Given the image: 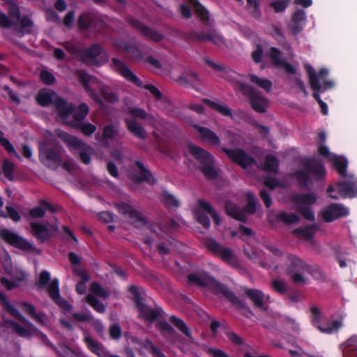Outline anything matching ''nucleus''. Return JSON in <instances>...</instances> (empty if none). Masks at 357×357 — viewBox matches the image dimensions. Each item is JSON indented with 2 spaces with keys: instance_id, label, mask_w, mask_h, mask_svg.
<instances>
[{
  "instance_id": "1",
  "label": "nucleus",
  "mask_w": 357,
  "mask_h": 357,
  "mask_svg": "<svg viewBox=\"0 0 357 357\" xmlns=\"http://www.w3.org/2000/svg\"><path fill=\"white\" fill-rule=\"evenodd\" d=\"M325 176L324 165L314 160L305 161L301 169L291 174V176L296 179L299 188L307 190L312 187L314 182L322 181Z\"/></svg>"
},
{
  "instance_id": "2",
  "label": "nucleus",
  "mask_w": 357,
  "mask_h": 357,
  "mask_svg": "<svg viewBox=\"0 0 357 357\" xmlns=\"http://www.w3.org/2000/svg\"><path fill=\"white\" fill-rule=\"evenodd\" d=\"M128 292L132 295L133 301L139 312V317L146 322L154 323L164 319L165 311L160 305H156L151 307L143 302V294L144 289L142 287L135 284L130 285L128 289Z\"/></svg>"
},
{
  "instance_id": "3",
  "label": "nucleus",
  "mask_w": 357,
  "mask_h": 357,
  "mask_svg": "<svg viewBox=\"0 0 357 357\" xmlns=\"http://www.w3.org/2000/svg\"><path fill=\"white\" fill-rule=\"evenodd\" d=\"M188 151L200 163L199 169L206 179L213 181L218 178L219 170L215 167V159L210 152L192 144L188 145Z\"/></svg>"
},
{
  "instance_id": "4",
  "label": "nucleus",
  "mask_w": 357,
  "mask_h": 357,
  "mask_svg": "<svg viewBox=\"0 0 357 357\" xmlns=\"http://www.w3.org/2000/svg\"><path fill=\"white\" fill-rule=\"evenodd\" d=\"M112 62L115 71L127 81L138 87H143L148 90L156 100H159L162 99V94L160 91L153 84H148L143 85L140 79L128 68L123 61L118 58H112Z\"/></svg>"
},
{
  "instance_id": "5",
  "label": "nucleus",
  "mask_w": 357,
  "mask_h": 357,
  "mask_svg": "<svg viewBox=\"0 0 357 357\" xmlns=\"http://www.w3.org/2000/svg\"><path fill=\"white\" fill-rule=\"evenodd\" d=\"M187 282L191 286L208 287L215 295L224 296L228 287L218 281L208 273L202 271L199 274L190 273L187 275Z\"/></svg>"
},
{
  "instance_id": "6",
  "label": "nucleus",
  "mask_w": 357,
  "mask_h": 357,
  "mask_svg": "<svg viewBox=\"0 0 357 357\" xmlns=\"http://www.w3.org/2000/svg\"><path fill=\"white\" fill-rule=\"evenodd\" d=\"M58 137L67 145L69 151L75 154V151L79 150V158L85 165L91 162V155L93 152L91 146L81 141L77 137L60 130L57 133Z\"/></svg>"
},
{
  "instance_id": "7",
  "label": "nucleus",
  "mask_w": 357,
  "mask_h": 357,
  "mask_svg": "<svg viewBox=\"0 0 357 357\" xmlns=\"http://www.w3.org/2000/svg\"><path fill=\"white\" fill-rule=\"evenodd\" d=\"M0 238L10 246L25 252L40 255L41 250L18 233L7 228H0Z\"/></svg>"
},
{
  "instance_id": "8",
  "label": "nucleus",
  "mask_w": 357,
  "mask_h": 357,
  "mask_svg": "<svg viewBox=\"0 0 357 357\" xmlns=\"http://www.w3.org/2000/svg\"><path fill=\"white\" fill-rule=\"evenodd\" d=\"M39 159L47 167L56 169L61 165V149L59 146L48 142L39 144Z\"/></svg>"
},
{
  "instance_id": "9",
  "label": "nucleus",
  "mask_w": 357,
  "mask_h": 357,
  "mask_svg": "<svg viewBox=\"0 0 357 357\" xmlns=\"http://www.w3.org/2000/svg\"><path fill=\"white\" fill-rule=\"evenodd\" d=\"M205 246L214 256L220 257L222 261L234 268L239 270L242 268L238 258L234 254L231 249L224 247L215 239H206Z\"/></svg>"
},
{
  "instance_id": "10",
  "label": "nucleus",
  "mask_w": 357,
  "mask_h": 357,
  "mask_svg": "<svg viewBox=\"0 0 357 357\" xmlns=\"http://www.w3.org/2000/svg\"><path fill=\"white\" fill-rule=\"evenodd\" d=\"M307 268H309V264L301 258L291 254L287 256L286 273L294 284L307 282V279L303 275Z\"/></svg>"
},
{
  "instance_id": "11",
  "label": "nucleus",
  "mask_w": 357,
  "mask_h": 357,
  "mask_svg": "<svg viewBox=\"0 0 357 357\" xmlns=\"http://www.w3.org/2000/svg\"><path fill=\"white\" fill-rule=\"evenodd\" d=\"M310 313L312 325L322 333L332 334L337 332L342 326V321L339 319L332 322L326 321L324 314L315 305L310 307Z\"/></svg>"
},
{
  "instance_id": "12",
  "label": "nucleus",
  "mask_w": 357,
  "mask_h": 357,
  "mask_svg": "<svg viewBox=\"0 0 357 357\" xmlns=\"http://www.w3.org/2000/svg\"><path fill=\"white\" fill-rule=\"evenodd\" d=\"M242 93L248 98L252 109L258 113H264L268 106V100L252 86L238 82Z\"/></svg>"
},
{
  "instance_id": "13",
  "label": "nucleus",
  "mask_w": 357,
  "mask_h": 357,
  "mask_svg": "<svg viewBox=\"0 0 357 357\" xmlns=\"http://www.w3.org/2000/svg\"><path fill=\"white\" fill-rule=\"evenodd\" d=\"M115 206L119 213L128 217L135 227H149L152 232L154 231L152 225L149 224L147 219L143 216L141 212L134 208L131 205L121 202L116 203Z\"/></svg>"
},
{
  "instance_id": "14",
  "label": "nucleus",
  "mask_w": 357,
  "mask_h": 357,
  "mask_svg": "<svg viewBox=\"0 0 357 357\" xmlns=\"http://www.w3.org/2000/svg\"><path fill=\"white\" fill-rule=\"evenodd\" d=\"M221 149L233 162L244 169L257 164L255 158L242 149H230L222 147Z\"/></svg>"
},
{
  "instance_id": "15",
  "label": "nucleus",
  "mask_w": 357,
  "mask_h": 357,
  "mask_svg": "<svg viewBox=\"0 0 357 357\" xmlns=\"http://www.w3.org/2000/svg\"><path fill=\"white\" fill-rule=\"evenodd\" d=\"M103 26V21L95 13L84 11L77 18V27L81 31H99Z\"/></svg>"
},
{
  "instance_id": "16",
  "label": "nucleus",
  "mask_w": 357,
  "mask_h": 357,
  "mask_svg": "<svg viewBox=\"0 0 357 357\" xmlns=\"http://www.w3.org/2000/svg\"><path fill=\"white\" fill-rule=\"evenodd\" d=\"M185 39L190 43H212L218 45L222 42V37L215 30L210 29L206 31H190L185 33Z\"/></svg>"
},
{
  "instance_id": "17",
  "label": "nucleus",
  "mask_w": 357,
  "mask_h": 357,
  "mask_svg": "<svg viewBox=\"0 0 357 357\" xmlns=\"http://www.w3.org/2000/svg\"><path fill=\"white\" fill-rule=\"evenodd\" d=\"M71 50L73 53L77 56L80 61L88 64H96L97 62V58L102 52V48L100 44L96 43L82 50H78L77 48L73 47Z\"/></svg>"
},
{
  "instance_id": "18",
  "label": "nucleus",
  "mask_w": 357,
  "mask_h": 357,
  "mask_svg": "<svg viewBox=\"0 0 357 357\" xmlns=\"http://www.w3.org/2000/svg\"><path fill=\"white\" fill-rule=\"evenodd\" d=\"M126 21L130 26L134 27L138 31L142 33L145 37L154 42L161 41L164 36L157 31H155L149 26L144 24L142 21L130 15L126 17Z\"/></svg>"
},
{
  "instance_id": "19",
  "label": "nucleus",
  "mask_w": 357,
  "mask_h": 357,
  "mask_svg": "<svg viewBox=\"0 0 357 357\" xmlns=\"http://www.w3.org/2000/svg\"><path fill=\"white\" fill-rule=\"evenodd\" d=\"M47 293L50 298L57 305L61 310L69 312L73 307L69 302L62 298L60 294L59 280L58 278H54L47 287Z\"/></svg>"
},
{
  "instance_id": "20",
  "label": "nucleus",
  "mask_w": 357,
  "mask_h": 357,
  "mask_svg": "<svg viewBox=\"0 0 357 357\" xmlns=\"http://www.w3.org/2000/svg\"><path fill=\"white\" fill-rule=\"evenodd\" d=\"M268 57L271 60L273 66L275 68H282L289 75L296 73V68L284 59H281L282 52L277 47H271L269 50Z\"/></svg>"
},
{
  "instance_id": "21",
  "label": "nucleus",
  "mask_w": 357,
  "mask_h": 357,
  "mask_svg": "<svg viewBox=\"0 0 357 357\" xmlns=\"http://www.w3.org/2000/svg\"><path fill=\"white\" fill-rule=\"evenodd\" d=\"M134 165L138 169L139 174H133L130 175V177L132 181L136 183H147L150 185H154L156 183V179L151 172L147 169L141 161L136 160L135 161Z\"/></svg>"
},
{
  "instance_id": "22",
  "label": "nucleus",
  "mask_w": 357,
  "mask_h": 357,
  "mask_svg": "<svg viewBox=\"0 0 357 357\" xmlns=\"http://www.w3.org/2000/svg\"><path fill=\"white\" fill-rule=\"evenodd\" d=\"M338 193L343 198L357 197V178L349 177L347 181L337 183Z\"/></svg>"
},
{
  "instance_id": "23",
  "label": "nucleus",
  "mask_w": 357,
  "mask_h": 357,
  "mask_svg": "<svg viewBox=\"0 0 357 357\" xmlns=\"http://www.w3.org/2000/svg\"><path fill=\"white\" fill-rule=\"evenodd\" d=\"M348 214L347 209L338 204H330L322 213V218L326 222L345 216Z\"/></svg>"
},
{
  "instance_id": "24",
  "label": "nucleus",
  "mask_w": 357,
  "mask_h": 357,
  "mask_svg": "<svg viewBox=\"0 0 357 357\" xmlns=\"http://www.w3.org/2000/svg\"><path fill=\"white\" fill-rule=\"evenodd\" d=\"M223 296L225 297L231 305L241 310L245 317L250 318L251 316L254 315L250 307L244 301L241 300L231 289L228 288Z\"/></svg>"
},
{
  "instance_id": "25",
  "label": "nucleus",
  "mask_w": 357,
  "mask_h": 357,
  "mask_svg": "<svg viewBox=\"0 0 357 357\" xmlns=\"http://www.w3.org/2000/svg\"><path fill=\"white\" fill-rule=\"evenodd\" d=\"M72 317L77 322L92 321L91 326L100 335H101L104 332L105 328L102 323L98 319H94L90 312H85L84 314L73 312L72 314Z\"/></svg>"
},
{
  "instance_id": "26",
  "label": "nucleus",
  "mask_w": 357,
  "mask_h": 357,
  "mask_svg": "<svg viewBox=\"0 0 357 357\" xmlns=\"http://www.w3.org/2000/svg\"><path fill=\"white\" fill-rule=\"evenodd\" d=\"M305 68L309 75L310 86L312 89L314 91L312 96L314 98V99L317 101V102L320 104V101L323 100H321L319 92H323V91L322 86L320 84L318 80V76L317 75V73L314 68L309 63L305 65Z\"/></svg>"
},
{
  "instance_id": "27",
  "label": "nucleus",
  "mask_w": 357,
  "mask_h": 357,
  "mask_svg": "<svg viewBox=\"0 0 357 357\" xmlns=\"http://www.w3.org/2000/svg\"><path fill=\"white\" fill-rule=\"evenodd\" d=\"M245 294L259 310L263 312L267 310V307L264 303L265 294L262 291L257 289H246Z\"/></svg>"
},
{
  "instance_id": "28",
  "label": "nucleus",
  "mask_w": 357,
  "mask_h": 357,
  "mask_svg": "<svg viewBox=\"0 0 357 357\" xmlns=\"http://www.w3.org/2000/svg\"><path fill=\"white\" fill-rule=\"evenodd\" d=\"M225 213L229 217L241 222H246L247 214L245 210L240 208L238 205L231 201L227 200L225 203Z\"/></svg>"
},
{
  "instance_id": "29",
  "label": "nucleus",
  "mask_w": 357,
  "mask_h": 357,
  "mask_svg": "<svg viewBox=\"0 0 357 357\" xmlns=\"http://www.w3.org/2000/svg\"><path fill=\"white\" fill-rule=\"evenodd\" d=\"M53 105L54 106L59 116L62 119L68 118L74 111V104L68 101L59 96L55 98Z\"/></svg>"
},
{
  "instance_id": "30",
  "label": "nucleus",
  "mask_w": 357,
  "mask_h": 357,
  "mask_svg": "<svg viewBox=\"0 0 357 357\" xmlns=\"http://www.w3.org/2000/svg\"><path fill=\"white\" fill-rule=\"evenodd\" d=\"M57 93L48 89H40L36 96V102L41 107H48L54 104Z\"/></svg>"
},
{
  "instance_id": "31",
  "label": "nucleus",
  "mask_w": 357,
  "mask_h": 357,
  "mask_svg": "<svg viewBox=\"0 0 357 357\" xmlns=\"http://www.w3.org/2000/svg\"><path fill=\"white\" fill-rule=\"evenodd\" d=\"M0 302L1 303L3 307L10 313V314L14 318L17 319L19 321L24 324V325H31V323L23 316L20 311L11 305L6 296L0 291Z\"/></svg>"
},
{
  "instance_id": "32",
  "label": "nucleus",
  "mask_w": 357,
  "mask_h": 357,
  "mask_svg": "<svg viewBox=\"0 0 357 357\" xmlns=\"http://www.w3.org/2000/svg\"><path fill=\"white\" fill-rule=\"evenodd\" d=\"M300 220L299 216L294 213H288L286 211H282L274 217L268 215V221L271 224H275L279 222L287 225L298 223Z\"/></svg>"
},
{
  "instance_id": "33",
  "label": "nucleus",
  "mask_w": 357,
  "mask_h": 357,
  "mask_svg": "<svg viewBox=\"0 0 357 357\" xmlns=\"http://www.w3.org/2000/svg\"><path fill=\"white\" fill-rule=\"evenodd\" d=\"M124 122L128 130L135 137L144 140L147 137V133L145 128L136 120L125 119Z\"/></svg>"
},
{
  "instance_id": "34",
  "label": "nucleus",
  "mask_w": 357,
  "mask_h": 357,
  "mask_svg": "<svg viewBox=\"0 0 357 357\" xmlns=\"http://www.w3.org/2000/svg\"><path fill=\"white\" fill-rule=\"evenodd\" d=\"M319 227L317 224L313 223L305 227H300L294 229L292 234L297 238L305 240L312 239L314 234L318 231Z\"/></svg>"
},
{
  "instance_id": "35",
  "label": "nucleus",
  "mask_w": 357,
  "mask_h": 357,
  "mask_svg": "<svg viewBox=\"0 0 357 357\" xmlns=\"http://www.w3.org/2000/svg\"><path fill=\"white\" fill-rule=\"evenodd\" d=\"M30 226L33 236L42 243H44L51 235L49 228L42 223L31 222Z\"/></svg>"
},
{
  "instance_id": "36",
  "label": "nucleus",
  "mask_w": 357,
  "mask_h": 357,
  "mask_svg": "<svg viewBox=\"0 0 357 357\" xmlns=\"http://www.w3.org/2000/svg\"><path fill=\"white\" fill-rule=\"evenodd\" d=\"M340 347L342 351L343 357H351L349 356L350 352L357 357V335H352L341 344Z\"/></svg>"
},
{
  "instance_id": "37",
  "label": "nucleus",
  "mask_w": 357,
  "mask_h": 357,
  "mask_svg": "<svg viewBox=\"0 0 357 357\" xmlns=\"http://www.w3.org/2000/svg\"><path fill=\"white\" fill-rule=\"evenodd\" d=\"M197 130L200 134L201 137L207 141L210 144L213 146H219L220 144V139L216 133L208 128L197 126Z\"/></svg>"
},
{
  "instance_id": "38",
  "label": "nucleus",
  "mask_w": 357,
  "mask_h": 357,
  "mask_svg": "<svg viewBox=\"0 0 357 357\" xmlns=\"http://www.w3.org/2000/svg\"><path fill=\"white\" fill-rule=\"evenodd\" d=\"M203 102L207 105L210 108L219 112L224 116H231L232 113L231 109L225 104H220L219 102L213 101L208 98H204Z\"/></svg>"
},
{
  "instance_id": "39",
  "label": "nucleus",
  "mask_w": 357,
  "mask_h": 357,
  "mask_svg": "<svg viewBox=\"0 0 357 357\" xmlns=\"http://www.w3.org/2000/svg\"><path fill=\"white\" fill-rule=\"evenodd\" d=\"M100 93L102 100L104 99L108 103L114 104L119 100L118 94L109 86H101L100 88Z\"/></svg>"
},
{
  "instance_id": "40",
  "label": "nucleus",
  "mask_w": 357,
  "mask_h": 357,
  "mask_svg": "<svg viewBox=\"0 0 357 357\" xmlns=\"http://www.w3.org/2000/svg\"><path fill=\"white\" fill-rule=\"evenodd\" d=\"M71 126L87 137L91 136L97 130L96 125L88 122H73Z\"/></svg>"
},
{
  "instance_id": "41",
  "label": "nucleus",
  "mask_w": 357,
  "mask_h": 357,
  "mask_svg": "<svg viewBox=\"0 0 357 357\" xmlns=\"http://www.w3.org/2000/svg\"><path fill=\"white\" fill-rule=\"evenodd\" d=\"M169 320L178 330H179L187 337L190 339L192 337L188 326L186 325L183 320L174 315H172L169 317Z\"/></svg>"
},
{
  "instance_id": "42",
  "label": "nucleus",
  "mask_w": 357,
  "mask_h": 357,
  "mask_svg": "<svg viewBox=\"0 0 357 357\" xmlns=\"http://www.w3.org/2000/svg\"><path fill=\"white\" fill-rule=\"evenodd\" d=\"M292 199L296 204L313 205L316 203L317 197L315 194L301 193L295 195Z\"/></svg>"
},
{
  "instance_id": "43",
  "label": "nucleus",
  "mask_w": 357,
  "mask_h": 357,
  "mask_svg": "<svg viewBox=\"0 0 357 357\" xmlns=\"http://www.w3.org/2000/svg\"><path fill=\"white\" fill-rule=\"evenodd\" d=\"M89 107L85 102L80 103L77 107L74 106L73 112V118L75 122H82L88 115Z\"/></svg>"
},
{
  "instance_id": "44",
  "label": "nucleus",
  "mask_w": 357,
  "mask_h": 357,
  "mask_svg": "<svg viewBox=\"0 0 357 357\" xmlns=\"http://www.w3.org/2000/svg\"><path fill=\"white\" fill-rule=\"evenodd\" d=\"M198 204L202 209H203L207 213L211 215L216 225H220L221 224V218H220L218 213L214 210V208L212 207L211 204H209L206 201L203 199L199 200Z\"/></svg>"
},
{
  "instance_id": "45",
  "label": "nucleus",
  "mask_w": 357,
  "mask_h": 357,
  "mask_svg": "<svg viewBox=\"0 0 357 357\" xmlns=\"http://www.w3.org/2000/svg\"><path fill=\"white\" fill-rule=\"evenodd\" d=\"M249 78L251 82L264 89L266 92L270 91L272 89V82L268 79L259 77L255 74H250Z\"/></svg>"
},
{
  "instance_id": "46",
  "label": "nucleus",
  "mask_w": 357,
  "mask_h": 357,
  "mask_svg": "<svg viewBox=\"0 0 357 357\" xmlns=\"http://www.w3.org/2000/svg\"><path fill=\"white\" fill-rule=\"evenodd\" d=\"M333 167L338 172V174L344 177L347 175V169L348 165L347 160L343 157L335 158L332 163Z\"/></svg>"
},
{
  "instance_id": "47",
  "label": "nucleus",
  "mask_w": 357,
  "mask_h": 357,
  "mask_svg": "<svg viewBox=\"0 0 357 357\" xmlns=\"http://www.w3.org/2000/svg\"><path fill=\"white\" fill-rule=\"evenodd\" d=\"M279 161L278 159L273 155H268L265 158L264 169L267 172L277 173L278 172Z\"/></svg>"
},
{
  "instance_id": "48",
  "label": "nucleus",
  "mask_w": 357,
  "mask_h": 357,
  "mask_svg": "<svg viewBox=\"0 0 357 357\" xmlns=\"http://www.w3.org/2000/svg\"><path fill=\"white\" fill-rule=\"evenodd\" d=\"M119 125L113 123L107 124L102 129V137L107 140H112L119 135Z\"/></svg>"
},
{
  "instance_id": "49",
  "label": "nucleus",
  "mask_w": 357,
  "mask_h": 357,
  "mask_svg": "<svg viewBox=\"0 0 357 357\" xmlns=\"http://www.w3.org/2000/svg\"><path fill=\"white\" fill-rule=\"evenodd\" d=\"M91 294L102 298H107L110 295V291L103 288L98 282H93L90 285Z\"/></svg>"
},
{
  "instance_id": "50",
  "label": "nucleus",
  "mask_w": 357,
  "mask_h": 357,
  "mask_svg": "<svg viewBox=\"0 0 357 357\" xmlns=\"http://www.w3.org/2000/svg\"><path fill=\"white\" fill-rule=\"evenodd\" d=\"M86 301L98 313H104L106 311L105 305L91 294L86 296Z\"/></svg>"
},
{
  "instance_id": "51",
  "label": "nucleus",
  "mask_w": 357,
  "mask_h": 357,
  "mask_svg": "<svg viewBox=\"0 0 357 357\" xmlns=\"http://www.w3.org/2000/svg\"><path fill=\"white\" fill-rule=\"evenodd\" d=\"M247 197V204L243 208L245 210V213L250 214H254L257 211V198L255 194L252 192H248L246 195Z\"/></svg>"
},
{
  "instance_id": "52",
  "label": "nucleus",
  "mask_w": 357,
  "mask_h": 357,
  "mask_svg": "<svg viewBox=\"0 0 357 357\" xmlns=\"http://www.w3.org/2000/svg\"><path fill=\"white\" fill-rule=\"evenodd\" d=\"M271 284L274 291L280 295H284L289 289L287 282L280 279L272 280Z\"/></svg>"
},
{
  "instance_id": "53",
  "label": "nucleus",
  "mask_w": 357,
  "mask_h": 357,
  "mask_svg": "<svg viewBox=\"0 0 357 357\" xmlns=\"http://www.w3.org/2000/svg\"><path fill=\"white\" fill-rule=\"evenodd\" d=\"M195 5V13L201 18L203 22H206L209 20L208 10L197 0H190Z\"/></svg>"
},
{
  "instance_id": "54",
  "label": "nucleus",
  "mask_w": 357,
  "mask_h": 357,
  "mask_svg": "<svg viewBox=\"0 0 357 357\" xmlns=\"http://www.w3.org/2000/svg\"><path fill=\"white\" fill-rule=\"evenodd\" d=\"M0 144L4 148V149L13 156L15 157L17 160H22L21 156L15 149L13 145L10 142L3 136H0Z\"/></svg>"
},
{
  "instance_id": "55",
  "label": "nucleus",
  "mask_w": 357,
  "mask_h": 357,
  "mask_svg": "<svg viewBox=\"0 0 357 357\" xmlns=\"http://www.w3.org/2000/svg\"><path fill=\"white\" fill-rule=\"evenodd\" d=\"M2 170L4 176L8 180L13 181V173L15 171V165L13 162L8 159L4 160L3 162Z\"/></svg>"
},
{
  "instance_id": "56",
  "label": "nucleus",
  "mask_w": 357,
  "mask_h": 357,
  "mask_svg": "<svg viewBox=\"0 0 357 357\" xmlns=\"http://www.w3.org/2000/svg\"><path fill=\"white\" fill-rule=\"evenodd\" d=\"M84 342L86 344L88 349L93 353L100 355L102 349V344L94 340L91 336L86 335L84 337Z\"/></svg>"
},
{
  "instance_id": "57",
  "label": "nucleus",
  "mask_w": 357,
  "mask_h": 357,
  "mask_svg": "<svg viewBox=\"0 0 357 357\" xmlns=\"http://www.w3.org/2000/svg\"><path fill=\"white\" fill-rule=\"evenodd\" d=\"M7 324H9L12 329L20 337H25L31 335V332L29 330L13 320H8Z\"/></svg>"
},
{
  "instance_id": "58",
  "label": "nucleus",
  "mask_w": 357,
  "mask_h": 357,
  "mask_svg": "<svg viewBox=\"0 0 357 357\" xmlns=\"http://www.w3.org/2000/svg\"><path fill=\"white\" fill-rule=\"evenodd\" d=\"M123 47L125 51L132 56V58L137 60L143 59V53L136 45L130 43H126Z\"/></svg>"
},
{
  "instance_id": "59",
  "label": "nucleus",
  "mask_w": 357,
  "mask_h": 357,
  "mask_svg": "<svg viewBox=\"0 0 357 357\" xmlns=\"http://www.w3.org/2000/svg\"><path fill=\"white\" fill-rule=\"evenodd\" d=\"M51 280V275L49 271H42L39 275L38 280L36 285L40 289H43L47 287Z\"/></svg>"
},
{
  "instance_id": "60",
  "label": "nucleus",
  "mask_w": 357,
  "mask_h": 357,
  "mask_svg": "<svg viewBox=\"0 0 357 357\" xmlns=\"http://www.w3.org/2000/svg\"><path fill=\"white\" fill-rule=\"evenodd\" d=\"M273 36L280 45L284 46L287 45L286 37L280 26L276 25L273 26Z\"/></svg>"
},
{
  "instance_id": "61",
  "label": "nucleus",
  "mask_w": 357,
  "mask_h": 357,
  "mask_svg": "<svg viewBox=\"0 0 357 357\" xmlns=\"http://www.w3.org/2000/svg\"><path fill=\"white\" fill-rule=\"evenodd\" d=\"M289 3V0H277L271 2L269 6L275 13H282L286 10Z\"/></svg>"
},
{
  "instance_id": "62",
  "label": "nucleus",
  "mask_w": 357,
  "mask_h": 357,
  "mask_svg": "<svg viewBox=\"0 0 357 357\" xmlns=\"http://www.w3.org/2000/svg\"><path fill=\"white\" fill-rule=\"evenodd\" d=\"M40 78L43 84L50 86L56 82L54 75L45 70H43L40 73Z\"/></svg>"
},
{
  "instance_id": "63",
  "label": "nucleus",
  "mask_w": 357,
  "mask_h": 357,
  "mask_svg": "<svg viewBox=\"0 0 357 357\" xmlns=\"http://www.w3.org/2000/svg\"><path fill=\"white\" fill-rule=\"evenodd\" d=\"M248 6L252 8V15L256 18L261 17V12L260 10V4L257 0H246Z\"/></svg>"
},
{
  "instance_id": "64",
  "label": "nucleus",
  "mask_w": 357,
  "mask_h": 357,
  "mask_svg": "<svg viewBox=\"0 0 357 357\" xmlns=\"http://www.w3.org/2000/svg\"><path fill=\"white\" fill-rule=\"evenodd\" d=\"M156 326L162 332H165L168 335H172L175 333V330L165 320L162 321L160 319L158 321L156 322Z\"/></svg>"
}]
</instances>
